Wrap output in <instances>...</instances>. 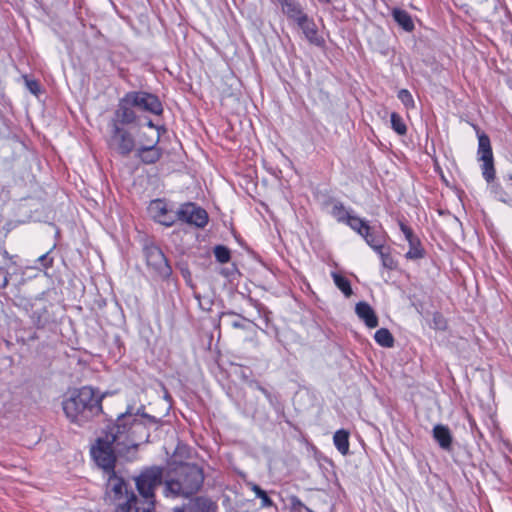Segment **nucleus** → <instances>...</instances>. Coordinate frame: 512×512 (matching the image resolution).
Instances as JSON below:
<instances>
[{
    "label": "nucleus",
    "mask_w": 512,
    "mask_h": 512,
    "mask_svg": "<svg viewBox=\"0 0 512 512\" xmlns=\"http://www.w3.org/2000/svg\"><path fill=\"white\" fill-rule=\"evenodd\" d=\"M26 88L35 96L40 93V85L38 81L29 79L27 76L24 77Z\"/></svg>",
    "instance_id": "nucleus-35"
},
{
    "label": "nucleus",
    "mask_w": 512,
    "mask_h": 512,
    "mask_svg": "<svg viewBox=\"0 0 512 512\" xmlns=\"http://www.w3.org/2000/svg\"><path fill=\"white\" fill-rule=\"evenodd\" d=\"M346 224L361 237L365 232L367 233V228L369 227L367 221L355 215L348 219Z\"/></svg>",
    "instance_id": "nucleus-27"
},
{
    "label": "nucleus",
    "mask_w": 512,
    "mask_h": 512,
    "mask_svg": "<svg viewBox=\"0 0 512 512\" xmlns=\"http://www.w3.org/2000/svg\"><path fill=\"white\" fill-rule=\"evenodd\" d=\"M224 315H236L234 312H226Z\"/></svg>",
    "instance_id": "nucleus-43"
},
{
    "label": "nucleus",
    "mask_w": 512,
    "mask_h": 512,
    "mask_svg": "<svg viewBox=\"0 0 512 512\" xmlns=\"http://www.w3.org/2000/svg\"><path fill=\"white\" fill-rule=\"evenodd\" d=\"M305 511H306V512H314V511H312L309 507H305Z\"/></svg>",
    "instance_id": "nucleus-44"
},
{
    "label": "nucleus",
    "mask_w": 512,
    "mask_h": 512,
    "mask_svg": "<svg viewBox=\"0 0 512 512\" xmlns=\"http://www.w3.org/2000/svg\"><path fill=\"white\" fill-rule=\"evenodd\" d=\"M392 16L396 23L402 27L405 31L411 32L414 29V23L410 14L402 9L395 8L392 11Z\"/></svg>",
    "instance_id": "nucleus-22"
},
{
    "label": "nucleus",
    "mask_w": 512,
    "mask_h": 512,
    "mask_svg": "<svg viewBox=\"0 0 512 512\" xmlns=\"http://www.w3.org/2000/svg\"><path fill=\"white\" fill-rule=\"evenodd\" d=\"M161 134L159 132H152L149 137L148 143L145 146H138L135 149L136 157L144 164L151 165L155 164L162 157L163 151L158 146Z\"/></svg>",
    "instance_id": "nucleus-13"
},
{
    "label": "nucleus",
    "mask_w": 512,
    "mask_h": 512,
    "mask_svg": "<svg viewBox=\"0 0 512 512\" xmlns=\"http://www.w3.org/2000/svg\"><path fill=\"white\" fill-rule=\"evenodd\" d=\"M231 325H232L233 328H236V329H243L244 328V325L241 322H239V321H233L231 323Z\"/></svg>",
    "instance_id": "nucleus-40"
},
{
    "label": "nucleus",
    "mask_w": 512,
    "mask_h": 512,
    "mask_svg": "<svg viewBox=\"0 0 512 512\" xmlns=\"http://www.w3.org/2000/svg\"><path fill=\"white\" fill-rule=\"evenodd\" d=\"M362 237L375 252L384 248L386 242V234L384 232L376 231L369 226L367 233L365 232Z\"/></svg>",
    "instance_id": "nucleus-19"
},
{
    "label": "nucleus",
    "mask_w": 512,
    "mask_h": 512,
    "mask_svg": "<svg viewBox=\"0 0 512 512\" xmlns=\"http://www.w3.org/2000/svg\"><path fill=\"white\" fill-rule=\"evenodd\" d=\"M252 490L254 491L257 498L261 499V506L262 507H271L273 506V501L271 498L267 495L266 491L261 489L258 485H253Z\"/></svg>",
    "instance_id": "nucleus-32"
},
{
    "label": "nucleus",
    "mask_w": 512,
    "mask_h": 512,
    "mask_svg": "<svg viewBox=\"0 0 512 512\" xmlns=\"http://www.w3.org/2000/svg\"><path fill=\"white\" fill-rule=\"evenodd\" d=\"M376 252L379 254L384 268L389 269V270L396 269L397 262L394 260V258L391 256V254L389 252H385L384 248L381 249L380 251H376Z\"/></svg>",
    "instance_id": "nucleus-31"
},
{
    "label": "nucleus",
    "mask_w": 512,
    "mask_h": 512,
    "mask_svg": "<svg viewBox=\"0 0 512 512\" xmlns=\"http://www.w3.org/2000/svg\"><path fill=\"white\" fill-rule=\"evenodd\" d=\"M53 305L39 300L31 305L30 319L37 329L51 328L56 324Z\"/></svg>",
    "instance_id": "nucleus-11"
},
{
    "label": "nucleus",
    "mask_w": 512,
    "mask_h": 512,
    "mask_svg": "<svg viewBox=\"0 0 512 512\" xmlns=\"http://www.w3.org/2000/svg\"><path fill=\"white\" fill-rule=\"evenodd\" d=\"M127 95L134 107L140 111L154 115H161L163 113V105L157 95L146 91H130L127 92Z\"/></svg>",
    "instance_id": "nucleus-10"
},
{
    "label": "nucleus",
    "mask_w": 512,
    "mask_h": 512,
    "mask_svg": "<svg viewBox=\"0 0 512 512\" xmlns=\"http://www.w3.org/2000/svg\"><path fill=\"white\" fill-rule=\"evenodd\" d=\"M122 453V448L116 447L105 435L99 437L96 444L91 448V455L96 464L106 473L115 471L116 456L115 453Z\"/></svg>",
    "instance_id": "nucleus-5"
},
{
    "label": "nucleus",
    "mask_w": 512,
    "mask_h": 512,
    "mask_svg": "<svg viewBox=\"0 0 512 512\" xmlns=\"http://www.w3.org/2000/svg\"><path fill=\"white\" fill-rule=\"evenodd\" d=\"M256 388L266 397V399L272 404L274 397L273 395L259 383H256Z\"/></svg>",
    "instance_id": "nucleus-37"
},
{
    "label": "nucleus",
    "mask_w": 512,
    "mask_h": 512,
    "mask_svg": "<svg viewBox=\"0 0 512 512\" xmlns=\"http://www.w3.org/2000/svg\"><path fill=\"white\" fill-rule=\"evenodd\" d=\"M203 482L204 473L198 465L183 463L167 474L163 494L167 498H190L201 489Z\"/></svg>",
    "instance_id": "nucleus-3"
},
{
    "label": "nucleus",
    "mask_w": 512,
    "mask_h": 512,
    "mask_svg": "<svg viewBox=\"0 0 512 512\" xmlns=\"http://www.w3.org/2000/svg\"><path fill=\"white\" fill-rule=\"evenodd\" d=\"M355 313L368 328H376L378 326V317L367 302H358L355 306Z\"/></svg>",
    "instance_id": "nucleus-18"
},
{
    "label": "nucleus",
    "mask_w": 512,
    "mask_h": 512,
    "mask_svg": "<svg viewBox=\"0 0 512 512\" xmlns=\"http://www.w3.org/2000/svg\"><path fill=\"white\" fill-rule=\"evenodd\" d=\"M283 12L287 15L288 18L294 20L295 22L299 21L306 14L302 11L300 4L296 0H285L280 4Z\"/></svg>",
    "instance_id": "nucleus-21"
},
{
    "label": "nucleus",
    "mask_w": 512,
    "mask_h": 512,
    "mask_svg": "<svg viewBox=\"0 0 512 512\" xmlns=\"http://www.w3.org/2000/svg\"><path fill=\"white\" fill-rule=\"evenodd\" d=\"M433 438L444 450H450L452 446V434L450 429L442 424H437L433 428Z\"/></svg>",
    "instance_id": "nucleus-20"
},
{
    "label": "nucleus",
    "mask_w": 512,
    "mask_h": 512,
    "mask_svg": "<svg viewBox=\"0 0 512 512\" xmlns=\"http://www.w3.org/2000/svg\"><path fill=\"white\" fill-rule=\"evenodd\" d=\"M279 5L282 4L285 0H275Z\"/></svg>",
    "instance_id": "nucleus-45"
},
{
    "label": "nucleus",
    "mask_w": 512,
    "mask_h": 512,
    "mask_svg": "<svg viewBox=\"0 0 512 512\" xmlns=\"http://www.w3.org/2000/svg\"><path fill=\"white\" fill-rule=\"evenodd\" d=\"M398 99L404 104L405 107H413L414 100L411 93L407 89H401L398 92Z\"/></svg>",
    "instance_id": "nucleus-34"
},
{
    "label": "nucleus",
    "mask_w": 512,
    "mask_h": 512,
    "mask_svg": "<svg viewBox=\"0 0 512 512\" xmlns=\"http://www.w3.org/2000/svg\"><path fill=\"white\" fill-rule=\"evenodd\" d=\"M176 221H179L177 211L173 212L172 210L168 209L163 217L158 221V223L170 227L174 225Z\"/></svg>",
    "instance_id": "nucleus-33"
},
{
    "label": "nucleus",
    "mask_w": 512,
    "mask_h": 512,
    "mask_svg": "<svg viewBox=\"0 0 512 512\" xmlns=\"http://www.w3.org/2000/svg\"><path fill=\"white\" fill-rule=\"evenodd\" d=\"M289 500L291 508L294 511H298L300 509L305 510V507H307L297 496H291Z\"/></svg>",
    "instance_id": "nucleus-36"
},
{
    "label": "nucleus",
    "mask_w": 512,
    "mask_h": 512,
    "mask_svg": "<svg viewBox=\"0 0 512 512\" xmlns=\"http://www.w3.org/2000/svg\"><path fill=\"white\" fill-rule=\"evenodd\" d=\"M108 474V480L106 485V496L107 498L115 503H122L130 495L132 490L128 489L127 482L119 477L115 471Z\"/></svg>",
    "instance_id": "nucleus-14"
},
{
    "label": "nucleus",
    "mask_w": 512,
    "mask_h": 512,
    "mask_svg": "<svg viewBox=\"0 0 512 512\" xmlns=\"http://www.w3.org/2000/svg\"><path fill=\"white\" fill-rule=\"evenodd\" d=\"M374 339L382 347L391 348L394 346V337L391 332L386 328H381L376 331Z\"/></svg>",
    "instance_id": "nucleus-25"
},
{
    "label": "nucleus",
    "mask_w": 512,
    "mask_h": 512,
    "mask_svg": "<svg viewBox=\"0 0 512 512\" xmlns=\"http://www.w3.org/2000/svg\"><path fill=\"white\" fill-rule=\"evenodd\" d=\"M46 258H47V256H46V255H42V256L39 258V260H40V261H44V260H46Z\"/></svg>",
    "instance_id": "nucleus-41"
},
{
    "label": "nucleus",
    "mask_w": 512,
    "mask_h": 512,
    "mask_svg": "<svg viewBox=\"0 0 512 512\" xmlns=\"http://www.w3.org/2000/svg\"><path fill=\"white\" fill-rule=\"evenodd\" d=\"M177 215L179 221L198 228H203L208 223L207 212L192 202L182 204L177 210Z\"/></svg>",
    "instance_id": "nucleus-12"
},
{
    "label": "nucleus",
    "mask_w": 512,
    "mask_h": 512,
    "mask_svg": "<svg viewBox=\"0 0 512 512\" xmlns=\"http://www.w3.org/2000/svg\"><path fill=\"white\" fill-rule=\"evenodd\" d=\"M173 512H214V505L207 498L196 497L183 506L173 508Z\"/></svg>",
    "instance_id": "nucleus-17"
},
{
    "label": "nucleus",
    "mask_w": 512,
    "mask_h": 512,
    "mask_svg": "<svg viewBox=\"0 0 512 512\" xmlns=\"http://www.w3.org/2000/svg\"><path fill=\"white\" fill-rule=\"evenodd\" d=\"M167 203L162 199L151 201L148 211L155 221H159L168 210Z\"/></svg>",
    "instance_id": "nucleus-24"
},
{
    "label": "nucleus",
    "mask_w": 512,
    "mask_h": 512,
    "mask_svg": "<svg viewBox=\"0 0 512 512\" xmlns=\"http://www.w3.org/2000/svg\"><path fill=\"white\" fill-rule=\"evenodd\" d=\"M213 252L216 260L221 264L228 263L231 259V252L226 246L217 245Z\"/></svg>",
    "instance_id": "nucleus-30"
},
{
    "label": "nucleus",
    "mask_w": 512,
    "mask_h": 512,
    "mask_svg": "<svg viewBox=\"0 0 512 512\" xmlns=\"http://www.w3.org/2000/svg\"><path fill=\"white\" fill-rule=\"evenodd\" d=\"M478 137V160L482 162V174L484 179L490 183L495 179V167L492 146L489 136L474 126Z\"/></svg>",
    "instance_id": "nucleus-7"
},
{
    "label": "nucleus",
    "mask_w": 512,
    "mask_h": 512,
    "mask_svg": "<svg viewBox=\"0 0 512 512\" xmlns=\"http://www.w3.org/2000/svg\"><path fill=\"white\" fill-rule=\"evenodd\" d=\"M105 436L124 451L136 448L143 438L148 437L144 423L132 414L120 415L115 424L109 427Z\"/></svg>",
    "instance_id": "nucleus-4"
},
{
    "label": "nucleus",
    "mask_w": 512,
    "mask_h": 512,
    "mask_svg": "<svg viewBox=\"0 0 512 512\" xmlns=\"http://www.w3.org/2000/svg\"><path fill=\"white\" fill-rule=\"evenodd\" d=\"M399 227L409 244L406 258L412 260L423 258L425 251L421 245L420 239L414 234L413 230L401 220L399 221Z\"/></svg>",
    "instance_id": "nucleus-15"
},
{
    "label": "nucleus",
    "mask_w": 512,
    "mask_h": 512,
    "mask_svg": "<svg viewBox=\"0 0 512 512\" xmlns=\"http://www.w3.org/2000/svg\"><path fill=\"white\" fill-rule=\"evenodd\" d=\"M332 277H333L334 283L337 286V288L346 297H350L353 294L350 281L346 277H344L338 273H332Z\"/></svg>",
    "instance_id": "nucleus-26"
},
{
    "label": "nucleus",
    "mask_w": 512,
    "mask_h": 512,
    "mask_svg": "<svg viewBox=\"0 0 512 512\" xmlns=\"http://www.w3.org/2000/svg\"><path fill=\"white\" fill-rule=\"evenodd\" d=\"M148 268L160 279H167L172 274V268L162 250L154 243H147L143 248Z\"/></svg>",
    "instance_id": "nucleus-6"
},
{
    "label": "nucleus",
    "mask_w": 512,
    "mask_h": 512,
    "mask_svg": "<svg viewBox=\"0 0 512 512\" xmlns=\"http://www.w3.org/2000/svg\"><path fill=\"white\" fill-rule=\"evenodd\" d=\"M138 121L139 116L137 115L135 107L126 93L122 98L119 99L117 107L114 110L113 116L110 119L108 125L125 127L135 125Z\"/></svg>",
    "instance_id": "nucleus-9"
},
{
    "label": "nucleus",
    "mask_w": 512,
    "mask_h": 512,
    "mask_svg": "<svg viewBox=\"0 0 512 512\" xmlns=\"http://www.w3.org/2000/svg\"><path fill=\"white\" fill-rule=\"evenodd\" d=\"M150 421L154 422L155 419L153 417H148Z\"/></svg>",
    "instance_id": "nucleus-46"
},
{
    "label": "nucleus",
    "mask_w": 512,
    "mask_h": 512,
    "mask_svg": "<svg viewBox=\"0 0 512 512\" xmlns=\"http://www.w3.org/2000/svg\"><path fill=\"white\" fill-rule=\"evenodd\" d=\"M152 135L151 134H147L145 132H143L141 135H140V138H139V146H145V143H148L149 141V137Z\"/></svg>",
    "instance_id": "nucleus-38"
},
{
    "label": "nucleus",
    "mask_w": 512,
    "mask_h": 512,
    "mask_svg": "<svg viewBox=\"0 0 512 512\" xmlns=\"http://www.w3.org/2000/svg\"><path fill=\"white\" fill-rule=\"evenodd\" d=\"M101 401L93 388L84 386L68 392L62 401V409L71 423L82 426L102 412Z\"/></svg>",
    "instance_id": "nucleus-2"
},
{
    "label": "nucleus",
    "mask_w": 512,
    "mask_h": 512,
    "mask_svg": "<svg viewBox=\"0 0 512 512\" xmlns=\"http://www.w3.org/2000/svg\"><path fill=\"white\" fill-rule=\"evenodd\" d=\"M146 125H147L150 129H153V130H154V132H159V133H160V129H161V127H160V126H158V125H155V124L153 123V121H152V120H149V121L147 122V124H146Z\"/></svg>",
    "instance_id": "nucleus-39"
},
{
    "label": "nucleus",
    "mask_w": 512,
    "mask_h": 512,
    "mask_svg": "<svg viewBox=\"0 0 512 512\" xmlns=\"http://www.w3.org/2000/svg\"><path fill=\"white\" fill-rule=\"evenodd\" d=\"M320 3H330L331 0H318Z\"/></svg>",
    "instance_id": "nucleus-42"
},
{
    "label": "nucleus",
    "mask_w": 512,
    "mask_h": 512,
    "mask_svg": "<svg viewBox=\"0 0 512 512\" xmlns=\"http://www.w3.org/2000/svg\"><path fill=\"white\" fill-rule=\"evenodd\" d=\"M110 137L109 148L123 157H127L136 149L134 136L124 126L108 125Z\"/></svg>",
    "instance_id": "nucleus-8"
},
{
    "label": "nucleus",
    "mask_w": 512,
    "mask_h": 512,
    "mask_svg": "<svg viewBox=\"0 0 512 512\" xmlns=\"http://www.w3.org/2000/svg\"><path fill=\"white\" fill-rule=\"evenodd\" d=\"M508 178L512 181V174L508 176Z\"/></svg>",
    "instance_id": "nucleus-47"
},
{
    "label": "nucleus",
    "mask_w": 512,
    "mask_h": 512,
    "mask_svg": "<svg viewBox=\"0 0 512 512\" xmlns=\"http://www.w3.org/2000/svg\"><path fill=\"white\" fill-rule=\"evenodd\" d=\"M296 23L310 44L315 46H322L324 44V39L318 34L315 22L307 14Z\"/></svg>",
    "instance_id": "nucleus-16"
},
{
    "label": "nucleus",
    "mask_w": 512,
    "mask_h": 512,
    "mask_svg": "<svg viewBox=\"0 0 512 512\" xmlns=\"http://www.w3.org/2000/svg\"><path fill=\"white\" fill-rule=\"evenodd\" d=\"M331 214L338 222H342L345 224L348 222V219H350L353 216L346 210L344 205L340 202L334 204Z\"/></svg>",
    "instance_id": "nucleus-28"
},
{
    "label": "nucleus",
    "mask_w": 512,
    "mask_h": 512,
    "mask_svg": "<svg viewBox=\"0 0 512 512\" xmlns=\"http://www.w3.org/2000/svg\"><path fill=\"white\" fill-rule=\"evenodd\" d=\"M391 126L399 135H405L407 133V126L404 123L403 118L396 112L391 113Z\"/></svg>",
    "instance_id": "nucleus-29"
},
{
    "label": "nucleus",
    "mask_w": 512,
    "mask_h": 512,
    "mask_svg": "<svg viewBox=\"0 0 512 512\" xmlns=\"http://www.w3.org/2000/svg\"><path fill=\"white\" fill-rule=\"evenodd\" d=\"M163 469L153 466L145 469L135 478L138 497L131 492L128 498L116 506V512H153L155 507V489L162 484Z\"/></svg>",
    "instance_id": "nucleus-1"
},
{
    "label": "nucleus",
    "mask_w": 512,
    "mask_h": 512,
    "mask_svg": "<svg viewBox=\"0 0 512 512\" xmlns=\"http://www.w3.org/2000/svg\"><path fill=\"white\" fill-rule=\"evenodd\" d=\"M349 432L345 429L337 430L333 435V443L342 455L349 453Z\"/></svg>",
    "instance_id": "nucleus-23"
}]
</instances>
